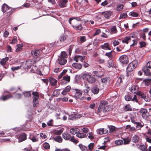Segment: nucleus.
<instances>
[{"instance_id": "nucleus-18", "label": "nucleus", "mask_w": 151, "mask_h": 151, "mask_svg": "<svg viewBox=\"0 0 151 151\" xmlns=\"http://www.w3.org/2000/svg\"><path fill=\"white\" fill-rule=\"evenodd\" d=\"M83 0H76L73 3L76 9H77L78 6L81 4H83Z\"/></svg>"}, {"instance_id": "nucleus-27", "label": "nucleus", "mask_w": 151, "mask_h": 151, "mask_svg": "<svg viewBox=\"0 0 151 151\" xmlns=\"http://www.w3.org/2000/svg\"><path fill=\"white\" fill-rule=\"evenodd\" d=\"M70 88H71L70 86H67L63 90L62 92L61 93V94L63 95H66L67 93L70 91Z\"/></svg>"}, {"instance_id": "nucleus-29", "label": "nucleus", "mask_w": 151, "mask_h": 151, "mask_svg": "<svg viewBox=\"0 0 151 151\" xmlns=\"http://www.w3.org/2000/svg\"><path fill=\"white\" fill-rule=\"evenodd\" d=\"M72 66L76 69H81L82 68V65L79 63H74L72 64Z\"/></svg>"}, {"instance_id": "nucleus-33", "label": "nucleus", "mask_w": 151, "mask_h": 151, "mask_svg": "<svg viewBox=\"0 0 151 151\" xmlns=\"http://www.w3.org/2000/svg\"><path fill=\"white\" fill-rule=\"evenodd\" d=\"M9 59V58L8 57H6L4 58H3L0 61L1 64L3 65H5L6 64V63L8 60Z\"/></svg>"}, {"instance_id": "nucleus-53", "label": "nucleus", "mask_w": 151, "mask_h": 151, "mask_svg": "<svg viewBox=\"0 0 151 151\" xmlns=\"http://www.w3.org/2000/svg\"><path fill=\"white\" fill-rule=\"evenodd\" d=\"M127 15L126 13H123L120 15L119 19H125L127 17Z\"/></svg>"}, {"instance_id": "nucleus-20", "label": "nucleus", "mask_w": 151, "mask_h": 151, "mask_svg": "<svg viewBox=\"0 0 151 151\" xmlns=\"http://www.w3.org/2000/svg\"><path fill=\"white\" fill-rule=\"evenodd\" d=\"M72 26L75 30H77L81 31L83 28V27L81 24H80L78 25L73 24L72 25Z\"/></svg>"}, {"instance_id": "nucleus-4", "label": "nucleus", "mask_w": 151, "mask_h": 151, "mask_svg": "<svg viewBox=\"0 0 151 151\" xmlns=\"http://www.w3.org/2000/svg\"><path fill=\"white\" fill-rule=\"evenodd\" d=\"M82 77L83 79L86 80L90 83H94L96 81V78L88 74H83Z\"/></svg>"}, {"instance_id": "nucleus-1", "label": "nucleus", "mask_w": 151, "mask_h": 151, "mask_svg": "<svg viewBox=\"0 0 151 151\" xmlns=\"http://www.w3.org/2000/svg\"><path fill=\"white\" fill-rule=\"evenodd\" d=\"M137 60H134L129 64L127 68V74L126 76L127 77L130 76L133 74L132 72L137 67Z\"/></svg>"}, {"instance_id": "nucleus-42", "label": "nucleus", "mask_w": 151, "mask_h": 151, "mask_svg": "<svg viewBox=\"0 0 151 151\" xmlns=\"http://www.w3.org/2000/svg\"><path fill=\"white\" fill-rule=\"evenodd\" d=\"M130 40V39L129 37L126 36L122 40V42L123 43L127 44L129 42L128 41Z\"/></svg>"}, {"instance_id": "nucleus-41", "label": "nucleus", "mask_w": 151, "mask_h": 151, "mask_svg": "<svg viewBox=\"0 0 151 151\" xmlns=\"http://www.w3.org/2000/svg\"><path fill=\"white\" fill-rule=\"evenodd\" d=\"M123 139L124 141V144L125 145L129 144L131 141L130 139L129 138V137L124 138Z\"/></svg>"}, {"instance_id": "nucleus-56", "label": "nucleus", "mask_w": 151, "mask_h": 151, "mask_svg": "<svg viewBox=\"0 0 151 151\" xmlns=\"http://www.w3.org/2000/svg\"><path fill=\"white\" fill-rule=\"evenodd\" d=\"M94 144L93 143H90L88 145V149L90 151L92 150H93V148L94 147Z\"/></svg>"}, {"instance_id": "nucleus-34", "label": "nucleus", "mask_w": 151, "mask_h": 151, "mask_svg": "<svg viewBox=\"0 0 151 151\" xmlns=\"http://www.w3.org/2000/svg\"><path fill=\"white\" fill-rule=\"evenodd\" d=\"M54 140L57 142L61 143L63 139L60 136H58L54 138Z\"/></svg>"}, {"instance_id": "nucleus-37", "label": "nucleus", "mask_w": 151, "mask_h": 151, "mask_svg": "<svg viewBox=\"0 0 151 151\" xmlns=\"http://www.w3.org/2000/svg\"><path fill=\"white\" fill-rule=\"evenodd\" d=\"M143 82L145 83L146 85L148 86L151 83V79H146L143 80Z\"/></svg>"}, {"instance_id": "nucleus-47", "label": "nucleus", "mask_w": 151, "mask_h": 151, "mask_svg": "<svg viewBox=\"0 0 151 151\" xmlns=\"http://www.w3.org/2000/svg\"><path fill=\"white\" fill-rule=\"evenodd\" d=\"M22 93L26 97H29L31 96V94L30 91H25L23 92Z\"/></svg>"}, {"instance_id": "nucleus-36", "label": "nucleus", "mask_w": 151, "mask_h": 151, "mask_svg": "<svg viewBox=\"0 0 151 151\" xmlns=\"http://www.w3.org/2000/svg\"><path fill=\"white\" fill-rule=\"evenodd\" d=\"M78 129L75 128H71L70 130V133L73 134L74 135L75 134L77 133V132L78 131Z\"/></svg>"}, {"instance_id": "nucleus-6", "label": "nucleus", "mask_w": 151, "mask_h": 151, "mask_svg": "<svg viewBox=\"0 0 151 151\" xmlns=\"http://www.w3.org/2000/svg\"><path fill=\"white\" fill-rule=\"evenodd\" d=\"M13 97L11 93L7 91H5L3 95L0 97V99L3 101H6Z\"/></svg>"}, {"instance_id": "nucleus-31", "label": "nucleus", "mask_w": 151, "mask_h": 151, "mask_svg": "<svg viewBox=\"0 0 151 151\" xmlns=\"http://www.w3.org/2000/svg\"><path fill=\"white\" fill-rule=\"evenodd\" d=\"M62 135L63 137L65 140H68L70 139V135L68 133H63Z\"/></svg>"}, {"instance_id": "nucleus-23", "label": "nucleus", "mask_w": 151, "mask_h": 151, "mask_svg": "<svg viewBox=\"0 0 151 151\" xmlns=\"http://www.w3.org/2000/svg\"><path fill=\"white\" fill-rule=\"evenodd\" d=\"M34 61L31 60H28L26 61V65H27V69H29L31 66L34 64Z\"/></svg>"}, {"instance_id": "nucleus-14", "label": "nucleus", "mask_w": 151, "mask_h": 151, "mask_svg": "<svg viewBox=\"0 0 151 151\" xmlns=\"http://www.w3.org/2000/svg\"><path fill=\"white\" fill-rule=\"evenodd\" d=\"M139 90V88L137 85L133 86H132L130 89V91L132 93L137 94V93L138 92Z\"/></svg>"}, {"instance_id": "nucleus-19", "label": "nucleus", "mask_w": 151, "mask_h": 151, "mask_svg": "<svg viewBox=\"0 0 151 151\" xmlns=\"http://www.w3.org/2000/svg\"><path fill=\"white\" fill-rule=\"evenodd\" d=\"M41 49H35L32 50L31 52V54L33 56L39 55L41 53Z\"/></svg>"}, {"instance_id": "nucleus-55", "label": "nucleus", "mask_w": 151, "mask_h": 151, "mask_svg": "<svg viewBox=\"0 0 151 151\" xmlns=\"http://www.w3.org/2000/svg\"><path fill=\"white\" fill-rule=\"evenodd\" d=\"M17 42V37L16 36H14L13 37L12 42H10V43L11 44H14L16 43Z\"/></svg>"}, {"instance_id": "nucleus-28", "label": "nucleus", "mask_w": 151, "mask_h": 151, "mask_svg": "<svg viewBox=\"0 0 151 151\" xmlns=\"http://www.w3.org/2000/svg\"><path fill=\"white\" fill-rule=\"evenodd\" d=\"M129 15L132 17H139V12L132 11L129 13Z\"/></svg>"}, {"instance_id": "nucleus-26", "label": "nucleus", "mask_w": 151, "mask_h": 151, "mask_svg": "<svg viewBox=\"0 0 151 151\" xmlns=\"http://www.w3.org/2000/svg\"><path fill=\"white\" fill-rule=\"evenodd\" d=\"M33 105L34 107H37L39 105L38 99L37 98L33 97Z\"/></svg>"}, {"instance_id": "nucleus-48", "label": "nucleus", "mask_w": 151, "mask_h": 151, "mask_svg": "<svg viewBox=\"0 0 151 151\" xmlns=\"http://www.w3.org/2000/svg\"><path fill=\"white\" fill-rule=\"evenodd\" d=\"M139 44L140 45L139 47L141 48L145 47L147 45L146 42L144 41L140 42Z\"/></svg>"}, {"instance_id": "nucleus-2", "label": "nucleus", "mask_w": 151, "mask_h": 151, "mask_svg": "<svg viewBox=\"0 0 151 151\" xmlns=\"http://www.w3.org/2000/svg\"><path fill=\"white\" fill-rule=\"evenodd\" d=\"M1 10L3 11V13L7 14L6 16L7 17H9L11 16L14 12L15 11L16 9L12 8L6 4L4 3L2 6Z\"/></svg>"}, {"instance_id": "nucleus-8", "label": "nucleus", "mask_w": 151, "mask_h": 151, "mask_svg": "<svg viewBox=\"0 0 151 151\" xmlns=\"http://www.w3.org/2000/svg\"><path fill=\"white\" fill-rule=\"evenodd\" d=\"M69 115L68 119L69 120H73L76 119H78L80 118L81 116V114H67Z\"/></svg>"}, {"instance_id": "nucleus-12", "label": "nucleus", "mask_w": 151, "mask_h": 151, "mask_svg": "<svg viewBox=\"0 0 151 151\" xmlns=\"http://www.w3.org/2000/svg\"><path fill=\"white\" fill-rule=\"evenodd\" d=\"M113 12L111 11H105L102 13L101 14L106 18L109 19L112 15Z\"/></svg>"}, {"instance_id": "nucleus-40", "label": "nucleus", "mask_w": 151, "mask_h": 151, "mask_svg": "<svg viewBox=\"0 0 151 151\" xmlns=\"http://www.w3.org/2000/svg\"><path fill=\"white\" fill-rule=\"evenodd\" d=\"M124 110L126 111H131L132 110L131 106L129 104L126 105L124 108Z\"/></svg>"}, {"instance_id": "nucleus-64", "label": "nucleus", "mask_w": 151, "mask_h": 151, "mask_svg": "<svg viewBox=\"0 0 151 151\" xmlns=\"http://www.w3.org/2000/svg\"><path fill=\"white\" fill-rule=\"evenodd\" d=\"M107 79V78H101V81L102 83L106 84L108 82Z\"/></svg>"}, {"instance_id": "nucleus-63", "label": "nucleus", "mask_w": 151, "mask_h": 151, "mask_svg": "<svg viewBox=\"0 0 151 151\" xmlns=\"http://www.w3.org/2000/svg\"><path fill=\"white\" fill-rule=\"evenodd\" d=\"M132 101H135L137 103L138 102V100L137 98V96L136 95H135L134 96V97L132 99L131 97V100Z\"/></svg>"}, {"instance_id": "nucleus-60", "label": "nucleus", "mask_w": 151, "mask_h": 151, "mask_svg": "<svg viewBox=\"0 0 151 151\" xmlns=\"http://www.w3.org/2000/svg\"><path fill=\"white\" fill-rule=\"evenodd\" d=\"M136 124V127L139 129H140L143 126V125L141 124L139 122H137Z\"/></svg>"}, {"instance_id": "nucleus-24", "label": "nucleus", "mask_w": 151, "mask_h": 151, "mask_svg": "<svg viewBox=\"0 0 151 151\" xmlns=\"http://www.w3.org/2000/svg\"><path fill=\"white\" fill-rule=\"evenodd\" d=\"M49 81L50 83L51 86H55L56 85L57 81L55 79L50 77L49 78Z\"/></svg>"}, {"instance_id": "nucleus-16", "label": "nucleus", "mask_w": 151, "mask_h": 151, "mask_svg": "<svg viewBox=\"0 0 151 151\" xmlns=\"http://www.w3.org/2000/svg\"><path fill=\"white\" fill-rule=\"evenodd\" d=\"M27 139V135L25 133H22L19 135L18 140L19 142H21Z\"/></svg>"}, {"instance_id": "nucleus-38", "label": "nucleus", "mask_w": 151, "mask_h": 151, "mask_svg": "<svg viewBox=\"0 0 151 151\" xmlns=\"http://www.w3.org/2000/svg\"><path fill=\"white\" fill-rule=\"evenodd\" d=\"M139 140V137L136 135H135L132 138V142L134 143L137 142Z\"/></svg>"}, {"instance_id": "nucleus-54", "label": "nucleus", "mask_w": 151, "mask_h": 151, "mask_svg": "<svg viewBox=\"0 0 151 151\" xmlns=\"http://www.w3.org/2000/svg\"><path fill=\"white\" fill-rule=\"evenodd\" d=\"M21 65H20L15 67H12L11 68V69L12 71H14L19 69L21 68Z\"/></svg>"}, {"instance_id": "nucleus-22", "label": "nucleus", "mask_w": 151, "mask_h": 151, "mask_svg": "<svg viewBox=\"0 0 151 151\" xmlns=\"http://www.w3.org/2000/svg\"><path fill=\"white\" fill-rule=\"evenodd\" d=\"M148 68L147 67H144L142 69V70L144 73L145 74L146 76L151 75V73L150 71V70L148 69Z\"/></svg>"}, {"instance_id": "nucleus-39", "label": "nucleus", "mask_w": 151, "mask_h": 151, "mask_svg": "<svg viewBox=\"0 0 151 151\" xmlns=\"http://www.w3.org/2000/svg\"><path fill=\"white\" fill-rule=\"evenodd\" d=\"M139 148L142 151H148L147 147L144 145H140Z\"/></svg>"}, {"instance_id": "nucleus-13", "label": "nucleus", "mask_w": 151, "mask_h": 151, "mask_svg": "<svg viewBox=\"0 0 151 151\" xmlns=\"http://www.w3.org/2000/svg\"><path fill=\"white\" fill-rule=\"evenodd\" d=\"M84 56H83L78 55H75L73 58V60L76 62H78L79 61L83 62V61L84 60Z\"/></svg>"}, {"instance_id": "nucleus-5", "label": "nucleus", "mask_w": 151, "mask_h": 151, "mask_svg": "<svg viewBox=\"0 0 151 151\" xmlns=\"http://www.w3.org/2000/svg\"><path fill=\"white\" fill-rule=\"evenodd\" d=\"M67 57V55L65 52H62L61 56L58 59L59 63L61 65H64L66 64Z\"/></svg>"}, {"instance_id": "nucleus-7", "label": "nucleus", "mask_w": 151, "mask_h": 151, "mask_svg": "<svg viewBox=\"0 0 151 151\" xmlns=\"http://www.w3.org/2000/svg\"><path fill=\"white\" fill-rule=\"evenodd\" d=\"M119 60L120 63L124 65L127 64L129 63V60L128 56L124 55L121 56Z\"/></svg>"}, {"instance_id": "nucleus-51", "label": "nucleus", "mask_w": 151, "mask_h": 151, "mask_svg": "<svg viewBox=\"0 0 151 151\" xmlns=\"http://www.w3.org/2000/svg\"><path fill=\"white\" fill-rule=\"evenodd\" d=\"M123 7V5L122 4H119L116 7V10L117 11H121Z\"/></svg>"}, {"instance_id": "nucleus-9", "label": "nucleus", "mask_w": 151, "mask_h": 151, "mask_svg": "<svg viewBox=\"0 0 151 151\" xmlns=\"http://www.w3.org/2000/svg\"><path fill=\"white\" fill-rule=\"evenodd\" d=\"M75 94L74 97L76 99H79L82 95V91L81 90L78 89H74Z\"/></svg>"}, {"instance_id": "nucleus-15", "label": "nucleus", "mask_w": 151, "mask_h": 151, "mask_svg": "<svg viewBox=\"0 0 151 151\" xmlns=\"http://www.w3.org/2000/svg\"><path fill=\"white\" fill-rule=\"evenodd\" d=\"M99 89L97 85L93 86L91 88V91L94 94H97L99 93Z\"/></svg>"}, {"instance_id": "nucleus-3", "label": "nucleus", "mask_w": 151, "mask_h": 151, "mask_svg": "<svg viewBox=\"0 0 151 151\" xmlns=\"http://www.w3.org/2000/svg\"><path fill=\"white\" fill-rule=\"evenodd\" d=\"M108 103L106 101H102L99 105L98 108V111L99 113L102 112H106L109 110Z\"/></svg>"}, {"instance_id": "nucleus-57", "label": "nucleus", "mask_w": 151, "mask_h": 151, "mask_svg": "<svg viewBox=\"0 0 151 151\" xmlns=\"http://www.w3.org/2000/svg\"><path fill=\"white\" fill-rule=\"evenodd\" d=\"M10 91L13 92V93H14L18 91V89L15 87H12L10 88Z\"/></svg>"}, {"instance_id": "nucleus-45", "label": "nucleus", "mask_w": 151, "mask_h": 151, "mask_svg": "<svg viewBox=\"0 0 151 151\" xmlns=\"http://www.w3.org/2000/svg\"><path fill=\"white\" fill-rule=\"evenodd\" d=\"M111 32L113 33H116L117 32V30L116 29V27L115 26L112 27L110 29Z\"/></svg>"}, {"instance_id": "nucleus-49", "label": "nucleus", "mask_w": 151, "mask_h": 151, "mask_svg": "<svg viewBox=\"0 0 151 151\" xmlns=\"http://www.w3.org/2000/svg\"><path fill=\"white\" fill-rule=\"evenodd\" d=\"M131 96L130 95L127 94L124 97L125 100L127 101H129L131 100Z\"/></svg>"}, {"instance_id": "nucleus-43", "label": "nucleus", "mask_w": 151, "mask_h": 151, "mask_svg": "<svg viewBox=\"0 0 151 151\" xmlns=\"http://www.w3.org/2000/svg\"><path fill=\"white\" fill-rule=\"evenodd\" d=\"M109 129V132H112L115 131V127L113 126H108Z\"/></svg>"}, {"instance_id": "nucleus-17", "label": "nucleus", "mask_w": 151, "mask_h": 151, "mask_svg": "<svg viewBox=\"0 0 151 151\" xmlns=\"http://www.w3.org/2000/svg\"><path fill=\"white\" fill-rule=\"evenodd\" d=\"M68 0H60L59 1V5L61 8H63L66 6Z\"/></svg>"}, {"instance_id": "nucleus-58", "label": "nucleus", "mask_w": 151, "mask_h": 151, "mask_svg": "<svg viewBox=\"0 0 151 151\" xmlns=\"http://www.w3.org/2000/svg\"><path fill=\"white\" fill-rule=\"evenodd\" d=\"M32 94L34 96L33 97L37 98L38 99L39 97L38 93L37 91H33L32 93Z\"/></svg>"}, {"instance_id": "nucleus-52", "label": "nucleus", "mask_w": 151, "mask_h": 151, "mask_svg": "<svg viewBox=\"0 0 151 151\" xmlns=\"http://www.w3.org/2000/svg\"><path fill=\"white\" fill-rule=\"evenodd\" d=\"M66 36L65 35H62L60 37V42H63L66 40Z\"/></svg>"}, {"instance_id": "nucleus-46", "label": "nucleus", "mask_w": 151, "mask_h": 151, "mask_svg": "<svg viewBox=\"0 0 151 151\" xmlns=\"http://www.w3.org/2000/svg\"><path fill=\"white\" fill-rule=\"evenodd\" d=\"M59 91L60 90H55L53 92V95L55 96H58L60 93Z\"/></svg>"}, {"instance_id": "nucleus-44", "label": "nucleus", "mask_w": 151, "mask_h": 151, "mask_svg": "<svg viewBox=\"0 0 151 151\" xmlns=\"http://www.w3.org/2000/svg\"><path fill=\"white\" fill-rule=\"evenodd\" d=\"M67 72L66 70H64L62 72V73L59 75L58 76V79H61L62 77L65 75V73Z\"/></svg>"}, {"instance_id": "nucleus-25", "label": "nucleus", "mask_w": 151, "mask_h": 151, "mask_svg": "<svg viewBox=\"0 0 151 151\" xmlns=\"http://www.w3.org/2000/svg\"><path fill=\"white\" fill-rule=\"evenodd\" d=\"M113 51H111L109 52H106L105 53L104 55L107 57L109 59L111 60L113 58Z\"/></svg>"}, {"instance_id": "nucleus-61", "label": "nucleus", "mask_w": 151, "mask_h": 151, "mask_svg": "<svg viewBox=\"0 0 151 151\" xmlns=\"http://www.w3.org/2000/svg\"><path fill=\"white\" fill-rule=\"evenodd\" d=\"M43 147L46 149H49L50 146L48 143L45 142L43 144Z\"/></svg>"}, {"instance_id": "nucleus-21", "label": "nucleus", "mask_w": 151, "mask_h": 151, "mask_svg": "<svg viewBox=\"0 0 151 151\" xmlns=\"http://www.w3.org/2000/svg\"><path fill=\"white\" fill-rule=\"evenodd\" d=\"M137 95L140 96L142 98L144 99L146 101H148L150 100V98H149L148 100H146L145 99L146 98V95L144 93L141 91H139L138 92H137Z\"/></svg>"}, {"instance_id": "nucleus-11", "label": "nucleus", "mask_w": 151, "mask_h": 151, "mask_svg": "<svg viewBox=\"0 0 151 151\" xmlns=\"http://www.w3.org/2000/svg\"><path fill=\"white\" fill-rule=\"evenodd\" d=\"M100 48L105 50H111V48L108 42L104 43L100 46Z\"/></svg>"}, {"instance_id": "nucleus-50", "label": "nucleus", "mask_w": 151, "mask_h": 151, "mask_svg": "<svg viewBox=\"0 0 151 151\" xmlns=\"http://www.w3.org/2000/svg\"><path fill=\"white\" fill-rule=\"evenodd\" d=\"M85 87L86 88V89H84L83 91L85 93L87 94L88 93L89 91L90 90V87L88 86V85L86 84L85 85Z\"/></svg>"}, {"instance_id": "nucleus-10", "label": "nucleus", "mask_w": 151, "mask_h": 151, "mask_svg": "<svg viewBox=\"0 0 151 151\" xmlns=\"http://www.w3.org/2000/svg\"><path fill=\"white\" fill-rule=\"evenodd\" d=\"M70 80V77L68 75H66L63 77L61 82L63 84H66L69 83Z\"/></svg>"}, {"instance_id": "nucleus-59", "label": "nucleus", "mask_w": 151, "mask_h": 151, "mask_svg": "<svg viewBox=\"0 0 151 151\" xmlns=\"http://www.w3.org/2000/svg\"><path fill=\"white\" fill-rule=\"evenodd\" d=\"M123 141L122 140L119 139L115 141V143L117 145H120L123 144Z\"/></svg>"}, {"instance_id": "nucleus-30", "label": "nucleus", "mask_w": 151, "mask_h": 151, "mask_svg": "<svg viewBox=\"0 0 151 151\" xmlns=\"http://www.w3.org/2000/svg\"><path fill=\"white\" fill-rule=\"evenodd\" d=\"M124 76L122 75H121L117 80V83L119 85L121 83H122V80H124Z\"/></svg>"}, {"instance_id": "nucleus-62", "label": "nucleus", "mask_w": 151, "mask_h": 151, "mask_svg": "<svg viewBox=\"0 0 151 151\" xmlns=\"http://www.w3.org/2000/svg\"><path fill=\"white\" fill-rule=\"evenodd\" d=\"M17 47L16 49L17 52H19L22 49V46L21 45L18 44L17 45Z\"/></svg>"}, {"instance_id": "nucleus-35", "label": "nucleus", "mask_w": 151, "mask_h": 151, "mask_svg": "<svg viewBox=\"0 0 151 151\" xmlns=\"http://www.w3.org/2000/svg\"><path fill=\"white\" fill-rule=\"evenodd\" d=\"M78 146L79 148L82 151H87L88 148L86 146L82 145V144H80Z\"/></svg>"}, {"instance_id": "nucleus-32", "label": "nucleus", "mask_w": 151, "mask_h": 151, "mask_svg": "<svg viewBox=\"0 0 151 151\" xmlns=\"http://www.w3.org/2000/svg\"><path fill=\"white\" fill-rule=\"evenodd\" d=\"M79 43H82L86 41V38L85 36H80L79 37Z\"/></svg>"}]
</instances>
